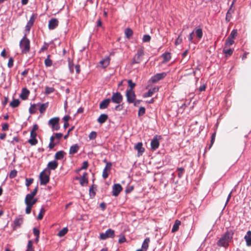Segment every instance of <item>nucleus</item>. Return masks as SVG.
<instances>
[{"label":"nucleus","mask_w":251,"mask_h":251,"mask_svg":"<svg viewBox=\"0 0 251 251\" xmlns=\"http://www.w3.org/2000/svg\"><path fill=\"white\" fill-rule=\"evenodd\" d=\"M234 232L232 229H228L220 238L217 244L219 247H223L227 248L229 246V242L232 240Z\"/></svg>","instance_id":"nucleus-1"},{"label":"nucleus","mask_w":251,"mask_h":251,"mask_svg":"<svg viewBox=\"0 0 251 251\" xmlns=\"http://www.w3.org/2000/svg\"><path fill=\"white\" fill-rule=\"evenodd\" d=\"M19 45L23 53L27 54L29 52L30 49V40L27 38L26 34L21 40Z\"/></svg>","instance_id":"nucleus-2"},{"label":"nucleus","mask_w":251,"mask_h":251,"mask_svg":"<svg viewBox=\"0 0 251 251\" xmlns=\"http://www.w3.org/2000/svg\"><path fill=\"white\" fill-rule=\"evenodd\" d=\"M144 55V48L141 47L139 48L137 51V53L135 54L133 57L131 63V64L140 63L143 59V57Z\"/></svg>","instance_id":"nucleus-3"},{"label":"nucleus","mask_w":251,"mask_h":251,"mask_svg":"<svg viewBox=\"0 0 251 251\" xmlns=\"http://www.w3.org/2000/svg\"><path fill=\"white\" fill-rule=\"evenodd\" d=\"M50 174V171L47 169H45L40 173L39 177L41 185H46L49 182Z\"/></svg>","instance_id":"nucleus-4"},{"label":"nucleus","mask_w":251,"mask_h":251,"mask_svg":"<svg viewBox=\"0 0 251 251\" xmlns=\"http://www.w3.org/2000/svg\"><path fill=\"white\" fill-rule=\"evenodd\" d=\"M59 117L51 118L48 122V124L51 127L52 130H58L60 129Z\"/></svg>","instance_id":"nucleus-5"},{"label":"nucleus","mask_w":251,"mask_h":251,"mask_svg":"<svg viewBox=\"0 0 251 251\" xmlns=\"http://www.w3.org/2000/svg\"><path fill=\"white\" fill-rule=\"evenodd\" d=\"M115 237V231L112 229H108L105 233H100V239L101 240H106L107 238H113Z\"/></svg>","instance_id":"nucleus-6"},{"label":"nucleus","mask_w":251,"mask_h":251,"mask_svg":"<svg viewBox=\"0 0 251 251\" xmlns=\"http://www.w3.org/2000/svg\"><path fill=\"white\" fill-rule=\"evenodd\" d=\"M123 100V97L120 92L113 93L110 100L116 104H119Z\"/></svg>","instance_id":"nucleus-7"},{"label":"nucleus","mask_w":251,"mask_h":251,"mask_svg":"<svg viewBox=\"0 0 251 251\" xmlns=\"http://www.w3.org/2000/svg\"><path fill=\"white\" fill-rule=\"evenodd\" d=\"M161 137L160 136L155 135L153 139L151 140V146L152 151H155L158 148L160 144L159 139Z\"/></svg>","instance_id":"nucleus-8"},{"label":"nucleus","mask_w":251,"mask_h":251,"mask_svg":"<svg viewBox=\"0 0 251 251\" xmlns=\"http://www.w3.org/2000/svg\"><path fill=\"white\" fill-rule=\"evenodd\" d=\"M126 96L128 103H133L135 100L136 95L133 90H126Z\"/></svg>","instance_id":"nucleus-9"},{"label":"nucleus","mask_w":251,"mask_h":251,"mask_svg":"<svg viewBox=\"0 0 251 251\" xmlns=\"http://www.w3.org/2000/svg\"><path fill=\"white\" fill-rule=\"evenodd\" d=\"M167 75L166 73L163 72L161 73L156 74L151 77V80L152 83H156L158 81L163 79Z\"/></svg>","instance_id":"nucleus-10"},{"label":"nucleus","mask_w":251,"mask_h":251,"mask_svg":"<svg viewBox=\"0 0 251 251\" xmlns=\"http://www.w3.org/2000/svg\"><path fill=\"white\" fill-rule=\"evenodd\" d=\"M134 149L138 151L137 156L139 157L142 155L143 152L145 151V149L143 147V144L142 142L138 143L135 146Z\"/></svg>","instance_id":"nucleus-11"},{"label":"nucleus","mask_w":251,"mask_h":251,"mask_svg":"<svg viewBox=\"0 0 251 251\" xmlns=\"http://www.w3.org/2000/svg\"><path fill=\"white\" fill-rule=\"evenodd\" d=\"M122 187L120 184L114 185L112 189V195L117 197L122 190Z\"/></svg>","instance_id":"nucleus-12"},{"label":"nucleus","mask_w":251,"mask_h":251,"mask_svg":"<svg viewBox=\"0 0 251 251\" xmlns=\"http://www.w3.org/2000/svg\"><path fill=\"white\" fill-rule=\"evenodd\" d=\"M59 22L57 19L52 18L49 21L48 27L50 30L55 29L58 25Z\"/></svg>","instance_id":"nucleus-13"},{"label":"nucleus","mask_w":251,"mask_h":251,"mask_svg":"<svg viewBox=\"0 0 251 251\" xmlns=\"http://www.w3.org/2000/svg\"><path fill=\"white\" fill-rule=\"evenodd\" d=\"M30 138L28 140V142L31 145L34 146L38 143V141L36 137L37 136L36 133H33V131H30Z\"/></svg>","instance_id":"nucleus-14"},{"label":"nucleus","mask_w":251,"mask_h":251,"mask_svg":"<svg viewBox=\"0 0 251 251\" xmlns=\"http://www.w3.org/2000/svg\"><path fill=\"white\" fill-rule=\"evenodd\" d=\"M112 166V164L110 162H106V166L102 172V177L104 179H106L108 176V171H110Z\"/></svg>","instance_id":"nucleus-15"},{"label":"nucleus","mask_w":251,"mask_h":251,"mask_svg":"<svg viewBox=\"0 0 251 251\" xmlns=\"http://www.w3.org/2000/svg\"><path fill=\"white\" fill-rule=\"evenodd\" d=\"M58 165V163L57 161L53 160L52 161H50L48 163L47 167H48V170H55Z\"/></svg>","instance_id":"nucleus-16"},{"label":"nucleus","mask_w":251,"mask_h":251,"mask_svg":"<svg viewBox=\"0 0 251 251\" xmlns=\"http://www.w3.org/2000/svg\"><path fill=\"white\" fill-rule=\"evenodd\" d=\"M246 245L248 247H251V231L249 230L247 231L246 234L244 236Z\"/></svg>","instance_id":"nucleus-17"},{"label":"nucleus","mask_w":251,"mask_h":251,"mask_svg":"<svg viewBox=\"0 0 251 251\" xmlns=\"http://www.w3.org/2000/svg\"><path fill=\"white\" fill-rule=\"evenodd\" d=\"M110 101L111 100L109 99H105L102 100L100 104V109H104L108 107Z\"/></svg>","instance_id":"nucleus-18"},{"label":"nucleus","mask_w":251,"mask_h":251,"mask_svg":"<svg viewBox=\"0 0 251 251\" xmlns=\"http://www.w3.org/2000/svg\"><path fill=\"white\" fill-rule=\"evenodd\" d=\"M110 59L109 57H106L104 59L100 62V64L102 68H105L107 67L110 63Z\"/></svg>","instance_id":"nucleus-19"},{"label":"nucleus","mask_w":251,"mask_h":251,"mask_svg":"<svg viewBox=\"0 0 251 251\" xmlns=\"http://www.w3.org/2000/svg\"><path fill=\"white\" fill-rule=\"evenodd\" d=\"M79 149V146L77 144H75L72 145L69 150L70 154H74L76 153Z\"/></svg>","instance_id":"nucleus-20"},{"label":"nucleus","mask_w":251,"mask_h":251,"mask_svg":"<svg viewBox=\"0 0 251 251\" xmlns=\"http://www.w3.org/2000/svg\"><path fill=\"white\" fill-rule=\"evenodd\" d=\"M159 90L158 88L154 87L152 89H150L148 92L144 94L143 97L144 98L150 97L152 96L153 93L155 92H157Z\"/></svg>","instance_id":"nucleus-21"},{"label":"nucleus","mask_w":251,"mask_h":251,"mask_svg":"<svg viewBox=\"0 0 251 251\" xmlns=\"http://www.w3.org/2000/svg\"><path fill=\"white\" fill-rule=\"evenodd\" d=\"M108 115L106 114H101L98 118L97 121L100 124L104 123L108 119Z\"/></svg>","instance_id":"nucleus-22"},{"label":"nucleus","mask_w":251,"mask_h":251,"mask_svg":"<svg viewBox=\"0 0 251 251\" xmlns=\"http://www.w3.org/2000/svg\"><path fill=\"white\" fill-rule=\"evenodd\" d=\"M150 242V238H149V237L146 238L142 244V248L140 249L143 250V251H147V250H148V249L149 248V245Z\"/></svg>","instance_id":"nucleus-23"},{"label":"nucleus","mask_w":251,"mask_h":251,"mask_svg":"<svg viewBox=\"0 0 251 251\" xmlns=\"http://www.w3.org/2000/svg\"><path fill=\"white\" fill-rule=\"evenodd\" d=\"M66 153L63 151H60L56 152L54 158L56 160H60L64 158Z\"/></svg>","instance_id":"nucleus-24"},{"label":"nucleus","mask_w":251,"mask_h":251,"mask_svg":"<svg viewBox=\"0 0 251 251\" xmlns=\"http://www.w3.org/2000/svg\"><path fill=\"white\" fill-rule=\"evenodd\" d=\"M181 225V221L178 220H176L175 221V224L173 225V226L172 229V232L175 233L178 231L179 229V226Z\"/></svg>","instance_id":"nucleus-25"},{"label":"nucleus","mask_w":251,"mask_h":251,"mask_svg":"<svg viewBox=\"0 0 251 251\" xmlns=\"http://www.w3.org/2000/svg\"><path fill=\"white\" fill-rule=\"evenodd\" d=\"M29 94V90H28L26 88H24V89H23L22 92L21 94L20 95V98L22 100H25L27 98Z\"/></svg>","instance_id":"nucleus-26"},{"label":"nucleus","mask_w":251,"mask_h":251,"mask_svg":"<svg viewBox=\"0 0 251 251\" xmlns=\"http://www.w3.org/2000/svg\"><path fill=\"white\" fill-rule=\"evenodd\" d=\"M34 197L28 194H27L25 200V204L32 205V203H32V201Z\"/></svg>","instance_id":"nucleus-27"},{"label":"nucleus","mask_w":251,"mask_h":251,"mask_svg":"<svg viewBox=\"0 0 251 251\" xmlns=\"http://www.w3.org/2000/svg\"><path fill=\"white\" fill-rule=\"evenodd\" d=\"M76 179L79 180L80 184L82 186L87 185L88 183V178L76 177Z\"/></svg>","instance_id":"nucleus-28"},{"label":"nucleus","mask_w":251,"mask_h":251,"mask_svg":"<svg viewBox=\"0 0 251 251\" xmlns=\"http://www.w3.org/2000/svg\"><path fill=\"white\" fill-rule=\"evenodd\" d=\"M162 57L163 58L164 62H167L171 59V56L169 52H165L162 55Z\"/></svg>","instance_id":"nucleus-29"},{"label":"nucleus","mask_w":251,"mask_h":251,"mask_svg":"<svg viewBox=\"0 0 251 251\" xmlns=\"http://www.w3.org/2000/svg\"><path fill=\"white\" fill-rule=\"evenodd\" d=\"M20 103V101L18 99H14L10 103V106L12 108L18 107Z\"/></svg>","instance_id":"nucleus-30"},{"label":"nucleus","mask_w":251,"mask_h":251,"mask_svg":"<svg viewBox=\"0 0 251 251\" xmlns=\"http://www.w3.org/2000/svg\"><path fill=\"white\" fill-rule=\"evenodd\" d=\"M196 34L197 37L199 39H201L203 36L202 30L201 28H195L194 30Z\"/></svg>","instance_id":"nucleus-31"},{"label":"nucleus","mask_w":251,"mask_h":251,"mask_svg":"<svg viewBox=\"0 0 251 251\" xmlns=\"http://www.w3.org/2000/svg\"><path fill=\"white\" fill-rule=\"evenodd\" d=\"M48 106V102L42 103L40 104V107H39V111L40 112L41 114L44 113L45 111L46 110Z\"/></svg>","instance_id":"nucleus-32"},{"label":"nucleus","mask_w":251,"mask_h":251,"mask_svg":"<svg viewBox=\"0 0 251 251\" xmlns=\"http://www.w3.org/2000/svg\"><path fill=\"white\" fill-rule=\"evenodd\" d=\"M125 33L127 38L129 39L133 35V31L130 28L126 29Z\"/></svg>","instance_id":"nucleus-33"},{"label":"nucleus","mask_w":251,"mask_h":251,"mask_svg":"<svg viewBox=\"0 0 251 251\" xmlns=\"http://www.w3.org/2000/svg\"><path fill=\"white\" fill-rule=\"evenodd\" d=\"M68 231V229L67 228V227H64L63 229H62L60 231L58 232V233H57V235L60 237H62L64 236L65 235H66Z\"/></svg>","instance_id":"nucleus-34"},{"label":"nucleus","mask_w":251,"mask_h":251,"mask_svg":"<svg viewBox=\"0 0 251 251\" xmlns=\"http://www.w3.org/2000/svg\"><path fill=\"white\" fill-rule=\"evenodd\" d=\"M14 223L15 226H20L23 223V219L22 218H16Z\"/></svg>","instance_id":"nucleus-35"},{"label":"nucleus","mask_w":251,"mask_h":251,"mask_svg":"<svg viewBox=\"0 0 251 251\" xmlns=\"http://www.w3.org/2000/svg\"><path fill=\"white\" fill-rule=\"evenodd\" d=\"M50 55H48L47 58L45 60V64L48 67L52 65V60L50 59Z\"/></svg>","instance_id":"nucleus-36"},{"label":"nucleus","mask_w":251,"mask_h":251,"mask_svg":"<svg viewBox=\"0 0 251 251\" xmlns=\"http://www.w3.org/2000/svg\"><path fill=\"white\" fill-rule=\"evenodd\" d=\"M234 43V39L228 37L226 41L225 45L227 47H229V46H231L232 45H233Z\"/></svg>","instance_id":"nucleus-37"},{"label":"nucleus","mask_w":251,"mask_h":251,"mask_svg":"<svg viewBox=\"0 0 251 251\" xmlns=\"http://www.w3.org/2000/svg\"><path fill=\"white\" fill-rule=\"evenodd\" d=\"M233 52V49H226V48H225L223 49V52L226 54V56H230L232 54Z\"/></svg>","instance_id":"nucleus-38"},{"label":"nucleus","mask_w":251,"mask_h":251,"mask_svg":"<svg viewBox=\"0 0 251 251\" xmlns=\"http://www.w3.org/2000/svg\"><path fill=\"white\" fill-rule=\"evenodd\" d=\"M46 212V210L44 207H42L37 216V219L39 220H41L43 219L44 215Z\"/></svg>","instance_id":"nucleus-39"},{"label":"nucleus","mask_w":251,"mask_h":251,"mask_svg":"<svg viewBox=\"0 0 251 251\" xmlns=\"http://www.w3.org/2000/svg\"><path fill=\"white\" fill-rule=\"evenodd\" d=\"M36 106L37 104H31L29 107V112L31 114H34L36 112Z\"/></svg>","instance_id":"nucleus-40"},{"label":"nucleus","mask_w":251,"mask_h":251,"mask_svg":"<svg viewBox=\"0 0 251 251\" xmlns=\"http://www.w3.org/2000/svg\"><path fill=\"white\" fill-rule=\"evenodd\" d=\"M26 251H34L33 247V243L31 240H29L28 241L27 249Z\"/></svg>","instance_id":"nucleus-41"},{"label":"nucleus","mask_w":251,"mask_h":251,"mask_svg":"<svg viewBox=\"0 0 251 251\" xmlns=\"http://www.w3.org/2000/svg\"><path fill=\"white\" fill-rule=\"evenodd\" d=\"M33 25L31 24L27 23L25 27V34H26V36H27V34L29 32L31 27Z\"/></svg>","instance_id":"nucleus-42"},{"label":"nucleus","mask_w":251,"mask_h":251,"mask_svg":"<svg viewBox=\"0 0 251 251\" xmlns=\"http://www.w3.org/2000/svg\"><path fill=\"white\" fill-rule=\"evenodd\" d=\"M55 89L53 87H46L45 93L47 95L50 94L54 91Z\"/></svg>","instance_id":"nucleus-43"},{"label":"nucleus","mask_w":251,"mask_h":251,"mask_svg":"<svg viewBox=\"0 0 251 251\" xmlns=\"http://www.w3.org/2000/svg\"><path fill=\"white\" fill-rule=\"evenodd\" d=\"M177 171H178V177L181 178L183 175L184 169L182 167L177 168Z\"/></svg>","instance_id":"nucleus-44"},{"label":"nucleus","mask_w":251,"mask_h":251,"mask_svg":"<svg viewBox=\"0 0 251 251\" xmlns=\"http://www.w3.org/2000/svg\"><path fill=\"white\" fill-rule=\"evenodd\" d=\"M129 87H130L129 89H127V90H133V88L135 87L136 84L135 83L133 82L132 80L129 79L127 81Z\"/></svg>","instance_id":"nucleus-45"},{"label":"nucleus","mask_w":251,"mask_h":251,"mask_svg":"<svg viewBox=\"0 0 251 251\" xmlns=\"http://www.w3.org/2000/svg\"><path fill=\"white\" fill-rule=\"evenodd\" d=\"M146 112V109L144 107H140L138 110V115L139 117L143 116Z\"/></svg>","instance_id":"nucleus-46"},{"label":"nucleus","mask_w":251,"mask_h":251,"mask_svg":"<svg viewBox=\"0 0 251 251\" xmlns=\"http://www.w3.org/2000/svg\"><path fill=\"white\" fill-rule=\"evenodd\" d=\"M237 34V30L236 29H233L230 33V35H229V37L230 38L234 39L235 36Z\"/></svg>","instance_id":"nucleus-47"},{"label":"nucleus","mask_w":251,"mask_h":251,"mask_svg":"<svg viewBox=\"0 0 251 251\" xmlns=\"http://www.w3.org/2000/svg\"><path fill=\"white\" fill-rule=\"evenodd\" d=\"M89 195L91 198H94L96 195L95 192L94 191L93 189V185H92V186L89 189Z\"/></svg>","instance_id":"nucleus-48"},{"label":"nucleus","mask_w":251,"mask_h":251,"mask_svg":"<svg viewBox=\"0 0 251 251\" xmlns=\"http://www.w3.org/2000/svg\"><path fill=\"white\" fill-rule=\"evenodd\" d=\"M151 39V37L149 35H144L143 38V41L144 42H150Z\"/></svg>","instance_id":"nucleus-49"},{"label":"nucleus","mask_w":251,"mask_h":251,"mask_svg":"<svg viewBox=\"0 0 251 251\" xmlns=\"http://www.w3.org/2000/svg\"><path fill=\"white\" fill-rule=\"evenodd\" d=\"M97 136V133L95 131H92L89 135V138L90 140L94 139L96 138Z\"/></svg>","instance_id":"nucleus-50"},{"label":"nucleus","mask_w":251,"mask_h":251,"mask_svg":"<svg viewBox=\"0 0 251 251\" xmlns=\"http://www.w3.org/2000/svg\"><path fill=\"white\" fill-rule=\"evenodd\" d=\"M14 60L12 57H10L9 59L7 66L8 68H11L13 66Z\"/></svg>","instance_id":"nucleus-51"},{"label":"nucleus","mask_w":251,"mask_h":251,"mask_svg":"<svg viewBox=\"0 0 251 251\" xmlns=\"http://www.w3.org/2000/svg\"><path fill=\"white\" fill-rule=\"evenodd\" d=\"M89 164L88 161H84L82 163V166L80 168V170H86L88 168Z\"/></svg>","instance_id":"nucleus-52"},{"label":"nucleus","mask_w":251,"mask_h":251,"mask_svg":"<svg viewBox=\"0 0 251 251\" xmlns=\"http://www.w3.org/2000/svg\"><path fill=\"white\" fill-rule=\"evenodd\" d=\"M17 172L14 170L13 171H11L9 174V177L10 178H14L17 176Z\"/></svg>","instance_id":"nucleus-53"},{"label":"nucleus","mask_w":251,"mask_h":251,"mask_svg":"<svg viewBox=\"0 0 251 251\" xmlns=\"http://www.w3.org/2000/svg\"><path fill=\"white\" fill-rule=\"evenodd\" d=\"M26 207L25 208V213L27 214H29L31 212V208H32V205L29 204H26Z\"/></svg>","instance_id":"nucleus-54"},{"label":"nucleus","mask_w":251,"mask_h":251,"mask_svg":"<svg viewBox=\"0 0 251 251\" xmlns=\"http://www.w3.org/2000/svg\"><path fill=\"white\" fill-rule=\"evenodd\" d=\"M215 137H216V132H215L214 133H213L211 136V144H210V145L209 146V149L212 147V146L213 145L214 141H215Z\"/></svg>","instance_id":"nucleus-55"},{"label":"nucleus","mask_w":251,"mask_h":251,"mask_svg":"<svg viewBox=\"0 0 251 251\" xmlns=\"http://www.w3.org/2000/svg\"><path fill=\"white\" fill-rule=\"evenodd\" d=\"M33 178H26V183H25L26 186L27 187H28L33 182Z\"/></svg>","instance_id":"nucleus-56"},{"label":"nucleus","mask_w":251,"mask_h":251,"mask_svg":"<svg viewBox=\"0 0 251 251\" xmlns=\"http://www.w3.org/2000/svg\"><path fill=\"white\" fill-rule=\"evenodd\" d=\"M38 190V186H37L35 188V189L33 190V191L31 193L28 194L32 196L33 197H35V196L36 195V194L37 193Z\"/></svg>","instance_id":"nucleus-57"},{"label":"nucleus","mask_w":251,"mask_h":251,"mask_svg":"<svg viewBox=\"0 0 251 251\" xmlns=\"http://www.w3.org/2000/svg\"><path fill=\"white\" fill-rule=\"evenodd\" d=\"M35 18H36V17H35L34 15H32V16L30 18V19L27 23L31 24L32 25H33Z\"/></svg>","instance_id":"nucleus-58"},{"label":"nucleus","mask_w":251,"mask_h":251,"mask_svg":"<svg viewBox=\"0 0 251 251\" xmlns=\"http://www.w3.org/2000/svg\"><path fill=\"white\" fill-rule=\"evenodd\" d=\"M9 129V125L7 123L4 124L2 126V130L3 131H7Z\"/></svg>","instance_id":"nucleus-59"},{"label":"nucleus","mask_w":251,"mask_h":251,"mask_svg":"<svg viewBox=\"0 0 251 251\" xmlns=\"http://www.w3.org/2000/svg\"><path fill=\"white\" fill-rule=\"evenodd\" d=\"M54 136L55 137V139L59 140L63 136V134L61 133H56L54 134Z\"/></svg>","instance_id":"nucleus-60"},{"label":"nucleus","mask_w":251,"mask_h":251,"mask_svg":"<svg viewBox=\"0 0 251 251\" xmlns=\"http://www.w3.org/2000/svg\"><path fill=\"white\" fill-rule=\"evenodd\" d=\"M33 233L35 236H37V237L39 236V235H40L39 230H38L36 228L34 227L33 229Z\"/></svg>","instance_id":"nucleus-61"},{"label":"nucleus","mask_w":251,"mask_h":251,"mask_svg":"<svg viewBox=\"0 0 251 251\" xmlns=\"http://www.w3.org/2000/svg\"><path fill=\"white\" fill-rule=\"evenodd\" d=\"M69 67L70 71V72L72 74L74 73V65L72 63H69Z\"/></svg>","instance_id":"nucleus-62"},{"label":"nucleus","mask_w":251,"mask_h":251,"mask_svg":"<svg viewBox=\"0 0 251 251\" xmlns=\"http://www.w3.org/2000/svg\"><path fill=\"white\" fill-rule=\"evenodd\" d=\"M194 33V31H193L192 32H191L188 36V40L190 42H192V41H193Z\"/></svg>","instance_id":"nucleus-63"},{"label":"nucleus","mask_w":251,"mask_h":251,"mask_svg":"<svg viewBox=\"0 0 251 251\" xmlns=\"http://www.w3.org/2000/svg\"><path fill=\"white\" fill-rule=\"evenodd\" d=\"M126 241V239L124 236L120 238L119 239V241H118L119 243H123L125 242Z\"/></svg>","instance_id":"nucleus-64"}]
</instances>
